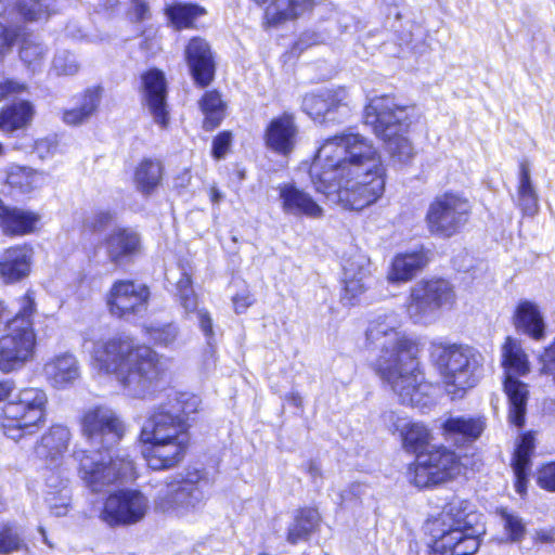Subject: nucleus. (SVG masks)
I'll use <instances>...</instances> for the list:
<instances>
[{"label": "nucleus", "mask_w": 555, "mask_h": 555, "mask_svg": "<svg viewBox=\"0 0 555 555\" xmlns=\"http://www.w3.org/2000/svg\"><path fill=\"white\" fill-rule=\"evenodd\" d=\"M17 11L26 21H43L57 11L56 0H20Z\"/></svg>", "instance_id": "nucleus-44"}, {"label": "nucleus", "mask_w": 555, "mask_h": 555, "mask_svg": "<svg viewBox=\"0 0 555 555\" xmlns=\"http://www.w3.org/2000/svg\"><path fill=\"white\" fill-rule=\"evenodd\" d=\"M33 249L28 246H14L0 256V278L4 283H14L30 272Z\"/></svg>", "instance_id": "nucleus-28"}, {"label": "nucleus", "mask_w": 555, "mask_h": 555, "mask_svg": "<svg viewBox=\"0 0 555 555\" xmlns=\"http://www.w3.org/2000/svg\"><path fill=\"white\" fill-rule=\"evenodd\" d=\"M89 117L87 114L81 109L80 106L67 109L63 114V120L67 125H78L87 120Z\"/></svg>", "instance_id": "nucleus-62"}, {"label": "nucleus", "mask_w": 555, "mask_h": 555, "mask_svg": "<svg viewBox=\"0 0 555 555\" xmlns=\"http://www.w3.org/2000/svg\"><path fill=\"white\" fill-rule=\"evenodd\" d=\"M197 319L199 328L206 337L208 345L210 346L215 336L211 315L207 310L201 309L197 311Z\"/></svg>", "instance_id": "nucleus-58"}, {"label": "nucleus", "mask_w": 555, "mask_h": 555, "mask_svg": "<svg viewBox=\"0 0 555 555\" xmlns=\"http://www.w3.org/2000/svg\"><path fill=\"white\" fill-rule=\"evenodd\" d=\"M350 102L347 89L337 87L307 94L302 101V108L313 119L334 120L331 115L340 108L348 109Z\"/></svg>", "instance_id": "nucleus-22"}, {"label": "nucleus", "mask_w": 555, "mask_h": 555, "mask_svg": "<svg viewBox=\"0 0 555 555\" xmlns=\"http://www.w3.org/2000/svg\"><path fill=\"white\" fill-rule=\"evenodd\" d=\"M501 364L505 374L504 390L509 401L508 418L512 424L520 427L525 423L529 390L514 375H527L530 372V362L519 339L512 336L505 338L501 347Z\"/></svg>", "instance_id": "nucleus-13"}, {"label": "nucleus", "mask_w": 555, "mask_h": 555, "mask_svg": "<svg viewBox=\"0 0 555 555\" xmlns=\"http://www.w3.org/2000/svg\"><path fill=\"white\" fill-rule=\"evenodd\" d=\"M309 172L317 192L346 209L361 210L377 202L385 191L382 155L360 133L343 132L325 139Z\"/></svg>", "instance_id": "nucleus-1"}, {"label": "nucleus", "mask_w": 555, "mask_h": 555, "mask_svg": "<svg viewBox=\"0 0 555 555\" xmlns=\"http://www.w3.org/2000/svg\"><path fill=\"white\" fill-rule=\"evenodd\" d=\"M467 501L454 500L429 524L434 555H474L486 530Z\"/></svg>", "instance_id": "nucleus-5"}, {"label": "nucleus", "mask_w": 555, "mask_h": 555, "mask_svg": "<svg viewBox=\"0 0 555 555\" xmlns=\"http://www.w3.org/2000/svg\"><path fill=\"white\" fill-rule=\"evenodd\" d=\"M429 261L424 247L397 254L387 272L390 283H406L411 281Z\"/></svg>", "instance_id": "nucleus-27"}, {"label": "nucleus", "mask_w": 555, "mask_h": 555, "mask_svg": "<svg viewBox=\"0 0 555 555\" xmlns=\"http://www.w3.org/2000/svg\"><path fill=\"white\" fill-rule=\"evenodd\" d=\"M48 55V48L36 37L23 39L20 48L22 62L33 73L40 72Z\"/></svg>", "instance_id": "nucleus-39"}, {"label": "nucleus", "mask_w": 555, "mask_h": 555, "mask_svg": "<svg viewBox=\"0 0 555 555\" xmlns=\"http://www.w3.org/2000/svg\"><path fill=\"white\" fill-rule=\"evenodd\" d=\"M430 357L452 399H461L483 375V356L469 346L435 343Z\"/></svg>", "instance_id": "nucleus-9"}, {"label": "nucleus", "mask_w": 555, "mask_h": 555, "mask_svg": "<svg viewBox=\"0 0 555 555\" xmlns=\"http://www.w3.org/2000/svg\"><path fill=\"white\" fill-rule=\"evenodd\" d=\"M541 372L555 376V340L540 356Z\"/></svg>", "instance_id": "nucleus-59"}, {"label": "nucleus", "mask_w": 555, "mask_h": 555, "mask_svg": "<svg viewBox=\"0 0 555 555\" xmlns=\"http://www.w3.org/2000/svg\"><path fill=\"white\" fill-rule=\"evenodd\" d=\"M177 291L181 305L184 307L185 311H194L197 305V299L192 289L191 278L186 273H183L181 279L178 281Z\"/></svg>", "instance_id": "nucleus-50"}, {"label": "nucleus", "mask_w": 555, "mask_h": 555, "mask_svg": "<svg viewBox=\"0 0 555 555\" xmlns=\"http://www.w3.org/2000/svg\"><path fill=\"white\" fill-rule=\"evenodd\" d=\"M383 421L389 430L400 433L405 451L416 455L428 453L427 449L433 440V435L423 423L411 422L392 411L385 412Z\"/></svg>", "instance_id": "nucleus-21"}, {"label": "nucleus", "mask_w": 555, "mask_h": 555, "mask_svg": "<svg viewBox=\"0 0 555 555\" xmlns=\"http://www.w3.org/2000/svg\"><path fill=\"white\" fill-rule=\"evenodd\" d=\"M91 365L99 374L112 375L124 391L144 398L159 377L157 353L149 347L135 346L127 336H114L93 343Z\"/></svg>", "instance_id": "nucleus-4"}, {"label": "nucleus", "mask_w": 555, "mask_h": 555, "mask_svg": "<svg viewBox=\"0 0 555 555\" xmlns=\"http://www.w3.org/2000/svg\"><path fill=\"white\" fill-rule=\"evenodd\" d=\"M296 134L297 129L293 117L283 115L272 119L267 127L264 134L266 144L271 150L285 155L293 150Z\"/></svg>", "instance_id": "nucleus-29"}, {"label": "nucleus", "mask_w": 555, "mask_h": 555, "mask_svg": "<svg viewBox=\"0 0 555 555\" xmlns=\"http://www.w3.org/2000/svg\"><path fill=\"white\" fill-rule=\"evenodd\" d=\"M52 70L57 76H73L78 73L79 64L73 54L64 51L54 56Z\"/></svg>", "instance_id": "nucleus-49"}, {"label": "nucleus", "mask_w": 555, "mask_h": 555, "mask_svg": "<svg viewBox=\"0 0 555 555\" xmlns=\"http://www.w3.org/2000/svg\"><path fill=\"white\" fill-rule=\"evenodd\" d=\"M259 4H270L266 8L264 17L269 24L275 25L296 18L310 12L319 24L313 29L301 34L295 49L302 51L308 47L326 43L343 33L337 21L338 13L334 5L326 0H256Z\"/></svg>", "instance_id": "nucleus-8"}, {"label": "nucleus", "mask_w": 555, "mask_h": 555, "mask_svg": "<svg viewBox=\"0 0 555 555\" xmlns=\"http://www.w3.org/2000/svg\"><path fill=\"white\" fill-rule=\"evenodd\" d=\"M515 330L533 340L540 341L545 337L546 323L540 307L531 300H520L513 314Z\"/></svg>", "instance_id": "nucleus-25"}, {"label": "nucleus", "mask_w": 555, "mask_h": 555, "mask_svg": "<svg viewBox=\"0 0 555 555\" xmlns=\"http://www.w3.org/2000/svg\"><path fill=\"white\" fill-rule=\"evenodd\" d=\"M149 509L145 494L134 489H121L106 498L100 517L109 526L133 525L141 521Z\"/></svg>", "instance_id": "nucleus-17"}, {"label": "nucleus", "mask_w": 555, "mask_h": 555, "mask_svg": "<svg viewBox=\"0 0 555 555\" xmlns=\"http://www.w3.org/2000/svg\"><path fill=\"white\" fill-rule=\"evenodd\" d=\"M472 208L470 201L464 194L444 192L436 196L427 208V230L437 236L451 237L467 224Z\"/></svg>", "instance_id": "nucleus-14"}, {"label": "nucleus", "mask_w": 555, "mask_h": 555, "mask_svg": "<svg viewBox=\"0 0 555 555\" xmlns=\"http://www.w3.org/2000/svg\"><path fill=\"white\" fill-rule=\"evenodd\" d=\"M320 515L317 509H301L288 529L287 541L296 544L299 541L307 540L318 527Z\"/></svg>", "instance_id": "nucleus-38"}, {"label": "nucleus", "mask_w": 555, "mask_h": 555, "mask_svg": "<svg viewBox=\"0 0 555 555\" xmlns=\"http://www.w3.org/2000/svg\"><path fill=\"white\" fill-rule=\"evenodd\" d=\"M198 470L186 472L166 481L154 499L155 509L175 518H189L204 506L206 495Z\"/></svg>", "instance_id": "nucleus-12"}, {"label": "nucleus", "mask_w": 555, "mask_h": 555, "mask_svg": "<svg viewBox=\"0 0 555 555\" xmlns=\"http://www.w3.org/2000/svg\"><path fill=\"white\" fill-rule=\"evenodd\" d=\"M188 427L169 411H155L151 415L140 434L142 455L151 469H170L182 462L190 442Z\"/></svg>", "instance_id": "nucleus-6"}, {"label": "nucleus", "mask_w": 555, "mask_h": 555, "mask_svg": "<svg viewBox=\"0 0 555 555\" xmlns=\"http://www.w3.org/2000/svg\"><path fill=\"white\" fill-rule=\"evenodd\" d=\"M44 181L46 178L42 172L26 167H16L8 176L9 184L23 193H29L41 188Z\"/></svg>", "instance_id": "nucleus-42"}, {"label": "nucleus", "mask_w": 555, "mask_h": 555, "mask_svg": "<svg viewBox=\"0 0 555 555\" xmlns=\"http://www.w3.org/2000/svg\"><path fill=\"white\" fill-rule=\"evenodd\" d=\"M443 433L452 439L476 440L486 428L483 417L454 416L449 417L442 425Z\"/></svg>", "instance_id": "nucleus-35"}, {"label": "nucleus", "mask_w": 555, "mask_h": 555, "mask_svg": "<svg viewBox=\"0 0 555 555\" xmlns=\"http://www.w3.org/2000/svg\"><path fill=\"white\" fill-rule=\"evenodd\" d=\"M46 502L52 514L55 516H63L67 513L68 509V492H48Z\"/></svg>", "instance_id": "nucleus-52"}, {"label": "nucleus", "mask_w": 555, "mask_h": 555, "mask_svg": "<svg viewBox=\"0 0 555 555\" xmlns=\"http://www.w3.org/2000/svg\"><path fill=\"white\" fill-rule=\"evenodd\" d=\"M115 220V214L107 209L94 211L86 219L85 227L92 232H101L109 227Z\"/></svg>", "instance_id": "nucleus-51"}, {"label": "nucleus", "mask_w": 555, "mask_h": 555, "mask_svg": "<svg viewBox=\"0 0 555 555\" xmlns=\"http://www.w3.org/2000/svg\"><path fill=\"white\" fill-rule=\"evenodd\" d=\"M149 297L150 291L144 284L120 280L111 287L107 307L114 317L128 319L146 310Z\"/></svg>", "instance_id": "nucleus-19"}, {"label": "nucleus", "mask_w": 555, "mask_h": 555, "mask_svg": "<svg viewBox=\"0 0 555 555\" xmlns=\"http://www.w3.org/2000/svg\"><path fill=\"white\" fill-rule=\"evenodd\" d=\"M201 108L205 115L204 128L212 130L224 117L225 104L217 91H208L201 101Z\"/></svg>", "instance_id": "nucleus-43"}, {"label": "nucleus", "mask_w": 555, "mask_h": 555, "mask_svg": "<svg viewBox=\"0 0 555 555\" xmlns=\"http://www.w3.org/2000/svg\"><path fill=\"white\" fill-rule=\"evenodd\" d=\"M167 85L165 75L158 69H150L142 75V96L156 124L166 127L168 112L166 105Z\"/></svg>", "instance_id": "nucleus-23"}, {"label": "nucleus", "mask_w": 555, "mask_h": 555, "mask_svg": "<svg viewBox=\"0 0 555 555\" xmlns=\"http://www.w3.org/2000/svg\"><path fill=\"white\" fill-rule=\"evenodd\" d=\"M26 90V85L12 79L0 82V100L12 95L21 94Z\"/></svg>", "instance_id": "nucleus-61"}, {"label": "nucleus", "mask_w": 555, "mask_h": 555, "mask_svg": "<svg viewBox=\"0 0 555 555\" xmlns=\"http://www.w3.org/2000/svg\"><path fill=\"white\" fill-rule=\"evenodd\" d=\"M72 434L66 426L54 425L41 438L36 448L39 457L50 462H62L63 454L67 451Z\"/></svg>", "instance_id": "nucleus-32"}, {"label": "nucleus", "mask_w": 555, "mask_h": 555, "mask_svg": "<svg viewBox=\"0 0 555 555\" xmlns=\"http://www.w3.org/2000/svg\"><path fill=\"white\" fill-rule=\"evenodd\" d=\"M131 1V10L129 15L131 20L142 21L149 16V7L144 2V0H130Z\"/></svg>", "instance_id": "nucleus-63"}, {"label": "nucleus", "mask_w": 555, "mask_h": 555, "mask_svg": "<svg viewBox=\"0 0 555 555\" xmlns=\"http://www.w3.org/2000/svg\"><path fill=\"white\" fill-rule=\"evenodd\" d=\"M48 396L37 387L20 389L14 400L0 410V426L3 434L15 441L30 435L43 422Z\"/></svg>", "instance_id": "nucleus-11"}, {"label": "nucleus", "mask_w": 555, "mask_h": 555, "mask_svg": "<svg viewBox=\"0 0 555 555\" xmlns=\"http://www.w3.org/2000/svg\"><path fill=\"white\" fill-rule=\"evenodd\" d=\"M517 206L525 216L533 217L540 209L538 191L531 179L530 166L522 162L519 166Z\"/></svg>", "instance_id": "nucleus-34"}, {"label": "nucleus", "mask_w": 555, "mask_h": 555, "mask_svg": "<svg viewBox=\"0 0 555 555\" xmlns=\"http://www.w3.org/2000/svg\"><path fill=\"white\" fill-rule=\"evenodd\" d=\"M105 248L113 262H119L140 251L141 240L139 234L130 229H114L105 238Z\"/></svg>", "instance_id": "nucleus-30"}, {"label": "nucleus", "mask_w": 555, "mask_h": 555, "mask_svg": "<svg viewBox=\"0 0 555 555\" xmlns=\"http://www.w3.org/2000/svg\"><path fill=\"white\" fill-rule=\"evenodd\" d=\"M202 400L197 395L189 392H175L168 403L162 404L156 411H169L178 415L185 424V417L199 411Z\"/></svg>", "instance_id": "nucleus-40"}, {"label": "nucleus", "mask_w": 555, "mask_h": 555, "mask_svg": "<svg viewBox=\"0 0 555 555\" xmlns=\"http://www.w3.org/2000/svg\"><path fill=\"white\" fill-rule=\"evenodd\" d=\"M185 56L196 83L207 86L214 77L215 65L208 43L201 38H193L186 49Z\"/></svg>", "instance_id": "nucleus-26"}, {"label": "nucleus", "mask_w": 555, "mask_h": 555, "mask_svg": "<svg viewBox=\"0 0 555 555\" xmlns=\"http://www.w3.org/2000/svg\"><path fill=\"white\" fill-rule=\"evenodd\" d=\"M460 462L454 452L439 447L416 455L409 468L410 480L420 488L443 482L460 473Z\"/></svg>", "instance_id": "nucleus-16"}, {"label": "nucleus", "mask_w": 555, "mask_h": 555, "mask_svg": "<svg viewBox=\"0 0 555 555\" xmlns=\"http://www.w3.org/2000/svg\"><path fill=\"white\" fill-rule=\"evenodd\" d=\"M15 383L11 379L0 382V402H9L15 397Z\"/></svg>", "instance_id": "nucleus-64"}, {"label": "nucleus", "mask_w": 555, "mask_h": 555, "mask_svg": "<svg viewBox=\"0 0 555 555\" xmlns=\"http://www.w3.org/2000/svg\"><path fill=\"white\" fill-rule=\"evenodd\" d=\"M57 139L56 137H49L44 139H40L35 144V153L38 155L41 159H48L57 151Z\"/></svg>", "instance_id": "nucleus-54"}, {"label": "nucleus", "mask_w": 555, "mask_h": 555, "mask_svg": "<svg viewBox=\"0 0 555 555\" xmlns=\"http://www.w3.org/2000/svg\"><path fill=\"white\" fill-rule=\"evenodd\" d=\"M454 291L446 280L421 281L410 291L405 312L414 324L433 323L440 308L452 305Z\"/></svg>", "instance_id": "nucleus-15"}, {"label": "nucleus", "mask_w": 555, "mask_h": 555, "mask_svg": "<svg viewBox=\"0 0 555 555\" xmlns=\"http://www.w3.org/2000/svg\"><path fill=\"white\" fill-rule=\"evenodd\" d=\"M534 449V438L531 433L521 436L516 447L512 467L516 478L515 488L519 494L526 491L528 472L530 468V455Z\"/></svg>", "instance_id": "nucleus-36"}, {"label": "nucleus", "mask_w": 555, "mask_h": 555, "mask_svg": "<svg viewBox=\"0 0 555 555\" xmlns=\"http://www.w3.org/2000/svg\"><path fill=\"white\" fill-rule=\"evenodd\" d=\"M282 209L285 214L295 217L305 216L318 219L323 216V208L311 195L291 183L278 186Z\"/></svg>", "instance_id": "nucleus-24"}, {"label": "nucleus", "mask_w": 555, "mask_h": 555, "mask_svg": "<svg viewBox=\"0 0 555 555\" xmlns=\"http://www.w3.org/2000/svg\"><path fill=\"white\" fill-rule=\"evenodd\" d=\"M232 302L236 313H244L254 304V298L249 289L244 288L233 296Z\"/></svg>", "instance_id": "nucleus-60"}, {"label": "nucleus", "mask_w": 555, "mask_h": 555, "mask_svg": "<svg viewBox=\"0 0 555 555\" xmlns=\"http://www.w3.org/2000/svg\"><path fill=\"white\" fill-rule=\"evenodd\" d=\"M501 525L505 533V541L520 542L527 533V524L515 512L508 509L500 511Z\"/></svg>", "instance_id": "nucleus-45"}, {"label": "nucleus", "mask_w": 555, "mask_h": 555, "mask_svg": "<svg viewBox=\"0 0 555 555\" xmlns=\"http://www.w3.org/2000/svg\"><path fill=\"white\" fill-rule=\"evenodd\" d=\"M538 483L541 488L555 492V462L541 467L538 473Z\"/></svg>", "instance_id": "nucleus-55"}, {"label": "nucleus", "mask_w": 555, "mask_h": 555, "mask_svg": "<svg viewBox=\"0 0 555 555\" xmlns=\"http://www.w3.org/2000/svg\"><path fill=\"white\" fill-rule=\"evenodd\" d=\"M412 108L399 104L393 96H374L365 106V122L386 145L393 162L406 164L414 157V146L405 135Z\"/></svg>", "instance_id": "nucleus-7"}, {"label": "nucleus", "mask_w": 555, "mask_h": 555, "mask_svg": "<svg viewBox=\"0 0 555 555\" xmlns=\"http://www.w3.org/2000/svg\"><path fill=\"white\" fill-rule=\"evenodd\" d=\"M15 39V30L0 24V61L11 51Z\"/></svg>", "instance_id": "nucleus-57"}, {"label": "nucleus", "mask_w": 555, "mask_h": 555, "mask_svg": "<svg viewBox=\"0 0 555 555\" xmlns=\"http://www.w3.org/2000/svg\"><path fill=\"white\" fill-rule=\"evenodd\" d=\"M25 546L20 530L11 525H0V555L17 552Z\"/></svg>", "instance_id": "nucleus-48"}, {"label": "nucleus", "mask_w": 555, "mask_h": 555, "mask_svg": "<svg viewBox=\"0 0 555 555\" xmlns=\"http://www.w3.org/2000/svg\"><path fill=\"white\" fill-rule=\"evenodd\" d=\"M16 315L8 323L7 333L0 337V371L12 373L22 370L36 354L37 335L33 315L36 311L35 294L28 291L18 301Z\"/></svg>", "instance_id": "nucleus-10"}, {"label": "nucleus", "mask_w": 555, "mask_h": 555, "mask_svg": "<svg viewBox=\"0 0 555 555\" xmlns=\"http://www.w3.org/2000/svg\"><path fill=\"white\" fill-rule=\"evenodd\" d=\"M149 339L158 346H171L178 337V328L173 324H151L144 326Z\"/></svg>", "instance_id": "nucleus-47"}, {"label": "nucleus", "mask_w": 555, "mask_h": 555, "mask_svg": "<svg viewBox=\"0 0 555 555\" xmlns=\"http://www.w3.org/2000/svg\"><path fill=\"white\" fill-rule=\"evenodd\" d=\"M401 326L400 314L395 311L378 314L370 322L366 340L379 347L374 370L402 404L424 408L431 402L434 387L420 369L415 340Z\"/></svg>", "instance_id": "nucleus-2"}, {"label": "nucleus", "mask_w": 555, "mask_h": 555, "mask_svg": "<svg viewBox=\"0 0 555 555\" xmlns=\"http://www.w3.org/2000/svg\"><path fill=\"white\" fill-rule=\"evenodd\" d=\"M40 216L30 210L9 208L0 202V229L7 234L23 235L34 232Z\"/></svg>", "instance_id": "nucleus-31"}, {"label": "nucleus", "mask_w": 555, "mask_h": 555, "mask_svg": "<svg viewBox=\"0 0 555 555\" xmlns=\"http://www.w3.org/2000/svg\"><path fill=\"white\" fill-rule=\"evenodd\" d=\"M232 141L231 132L219 133L212 141V155L216 158H222L228 152Z\"/></svg>", "instance_id": "nucleus-56"}, {"label": "nucleus", "mask_w": 555, "mask_h": 555, "mask_svg": "<svg viewBox=\"0 0 555 555\" xmlns=\"http://www.w3.org/2000/svg\"><path fill=\"white\" fill-rule=\"evenodd\" d=\"M80 433L93 450L75 449L77 475L91 492L134 478V465L126 454H113L109 449L125 435L118 414L106 405L86 409L79 418Z\"/></svg>", "instance_id": "nucleus-3"}, {"label": "nucleus", "mask_w": 555, "mask_h": 555, "mask_svg": "<svg viewBox=\"0 0 555 555\" xmlns=\"http://www.w3.org/2000/svg\"><path fill=\"white\" fill-rule=\"evenodd\" d=\"M42 376L52 388L57 390L68 389L81 377L79 360L70 351L54 353L44 361Z\"/></svg>", "instance_id": "nucleus-20"}, {"label": "nucleus", "mask_w": 555, "mask_h": 555, "mask_svg": "<svg viewBox=\"0 0 555 555\" xmlns=\"http://www.w3.org/2000/svg\"><path fill=\"white\" fill-rule=\"evenodd\" d=\"M166 14L171 24L177 28L193 27V23L199 16L206 14L204 8L191 3H176L166 8Z\"/></svg>", "instance_id": "nucleus-41"}, {"label": "nucleus", "mask_w": 555, "mask_h": 555, "mask_svg": "<svg viewBox=\"0 0 555 555\" xmlns=\"http://www.w3.org/2000/svg\"><path fill=\"white\" fill-rule=\"evenodd\" d=\"M46 486L49 492H68L67 490V472L62 467V462H51V467H46L42 473Z\"/></svg>", "instance_id": "nucleus-46"}, {"label": "nucleus", "mask_w": 555, "mask_h": 555, "mask_svg": "<svg viewBox=\"0 0 555 555\" xmlns=\"http://www.w3.org/2000/svg\"><path fill=\"white\" fill-rule=\"evenodd\" d=\"M163 166L156 159H143L134 170L135 188L143 194L153 193L160 184Z\"/></svg>", "instance_id": "nucleus-37"}, {"label": "nucleus", "mask_w": 555, "mask_h": 555, "mask_svg": "<svg viewBox=\"0 0 555 555\" xmlns=\"http://www.w3.org/2000/svg\"><path fill=\"white\" fill-rule=\"evenodd\" d=\"M343 284L341 302L345 306L363 301L371 285V263L365 254L354 250L344 259Z\"/></svg>", "instance_id": "nucleus-18"}, {"label": "nucleus", "mask_w": 555, "mask_h": 555, "mask_svg": "<svg viewBox=\"0 0 555 555\" xmlns=\"http://www.w3.org/2000/svg\"><path fill=\"white\" fill-rule=\"evenodd\" d=\"M102 96V88L101 87H92L85 91L80 107L90 117L100 104V100Z\"/></svg>", "instance_id": "nucleus-53"}, {"label": "nucleus", "mask_w": 555, "mask_h": 555, "mask_svg": "<svg viewBox=\"0 0 555 555\" xmlns=\"http://www.w3.org/2000/svg\"><path fill=\"white\" fill-rule=\"evenodd\" d=\"M36 114L31 102L21 100L5 105L0 111V129L3 132H13L30 126Z\"/></svg>", "instance_id": "nucleus-33"}]
</instances>
